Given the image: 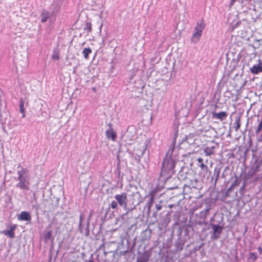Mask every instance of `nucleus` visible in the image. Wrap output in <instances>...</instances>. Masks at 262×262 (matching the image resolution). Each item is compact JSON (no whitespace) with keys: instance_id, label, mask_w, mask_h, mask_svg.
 <instances>
[{"instance_id":"6e6552de","label":"nucleus","mask_w":262,"mask_h":262,"mask_svg":"<svg viewBox=\"0 0 262 262\" xmlns=\"http://www.w3.org/2000/svg\"><path fill=\"white\" fill-rule=\"evenodd\" d=\"M150 256V252L147 251L144 252L137 259V262H147Z\"/></svg>"},{"instance_id":"6ab92c4d","label":"nucleus","mask_w":262,"mask_h":262,"mask_svg":"<svg viewBox=\"0 0 262 262\" xmlns=\"http://www.w3.org/2000/svg\"><path fill=\"white\" fill-rule=\"evenodd\" d=\"M91 53L92 50L90 48H85L82 51V54L85 59L88 58L89 55Z\"/></svg>"},{"instance_id":"7c9ffc66","label":"nucleus","mask_w":262,"mask_h":262,"mask_svg":"<svg viewBox=\"0 0 262 262\" xmlns=\"http://www.w3.org/2000/svg\"><path fill=\"white\" fill-rule=\"evenodd\" d=\"M156 208L157 210V211H159L162 209V206L160 204H156Z\"/></svg>"},{"instance_id":"2f4dec72","label":"nucleus","mask_w":262,"mask_h":262,"mask_svg":"<svg viewBox=\"0 0 262 262\" xmlns=\"http://www.w3.org/2000/svg\"><path fill=\"white\" fill-rule=\"evenodd\" d=\"M177 248L178 249H179L180 250H182L183 248V244H182L181 243L177 244Z\"/></svg>"},{"instance_id":"a878e982","label":"nucleus","mask_w":262,"mask_h":262,"mask_svg":"<svg viewBox=\"0 0 262 262\" xmlns=\"http://www.w3.org/2000/svg\"><path fill=\"white\" fill-rule=\"evenodd\" d=\"M52 236V231H48L44 236V238L46 241L50 240Z\"/></svg>"},{"instance_id":"7ed1b4c3","label":"nucleus","mask_w":262,"mask_h":262,"mask_svg":"<svg viewBox=\"0 0 262 262\" xmlns=\"http://www.w3.org/2000/svg\"><path fill=\"white\" fill-rule=\"evenodd\" d=\"M206 26L204 20H202L200 23H198L194 28V32L191 37V41L196 43L199 41L202 35L203 30Z\"/></svg>"},{"instance_id":"f3484780","label":"nucleus","mask_w":262,"mask_h":262,"mask_svg":"<svg viewBox=\"0 0 262 262\" xmlns=\"http://www.w3.org/2000/svg\"><path fill=\"white\" fill-rule=\"evenodd\" d=\"M25 101L21 99L19 102L20 112L22 114V117H25V110L24 108Z\"/></svg>"},{"instance_id":"ea45409f","label":"nucleus","mask_w":262,"mask_h":262,"mask_svg":"<svg viewBox=\"0 0 262 262\" xmlns=\"http://www.w3.org/2000/svg\"><path fill=\"white\" fill-rule=\"evenodd\" d=\"M93 91L94 92H96V88H93Z\"/></svg>"},{"instance_id":"aec40b11","label":"nucleus","mask_w":262,"mask_h":262,"mask_svg":"<svg viewBox=\"0 0 262 262\" xmlns=\"http://www.w3.org/2000/svg\"><path fill=\"white\" fill-rule=\"evenodd\" d=\"M84 30L86 31L88 33L92 31V25L91 23L87 22L84 27Z\"/></svg>"},{"instance_id":"a211bd4d","label":"nucleus","mask_w":262,"mask_h":262,"mask_svg":"<svg viewBox=\"0 0 262 262\" xmlns=\"http://www.w3.org/2000/svg\"><path fill=\"white\" fill-rule=\"evenodd\" d=\"M257 121L258 122V124L255 129V133L257 135L260 133L262 129V118L260 120H259V119H257Z\"/></svg>"},{"instance_id":"5701e85b","label":"nucleus","mask_w":262,"mask_h":262,"mask_svg":"<svg viewBox=\"0 0 262 262\" xmlns=\"http://www.w3.org/2000/svg\"><path fill=\"white\" fill-rule=\"evenodd\" d=\"M259 166L258 165H257L256 166L253 167L251 168L249 173L251 174V176L254 175L255 173H256L259 171Z\"/></svg>"},{"instance_id":"c9c22d12","label":"nucleus","mask_w":262,"mask_h":262,"mask_svg":"<svg viewBox=\"0 0 262 262\" xmlns=\"http://www.w3.org/2000/svg\"><path fill=\"white\" fill-rule=\"evenodd\" d=\"M257 249H258V251H259V252L260 253H261V252H262V248H261V247H259L257 248Z\"/></svg>"},{"instance_id":"4c0bfd02","label":"nucleus","mask_w":262,"mask_h":262,"mask_svg":"<svg viewBox=\"0 0 262 262\" xmlns=\"http://www.w3.org/2000/svg\"><path fill=\"white\" fill-rule=\"evenodd\" d=\"M238 25V23H236L235 25L233 26V29H234L235 27H236Z\"/></svg>"},{"instance_id":"72a5a7b5","label":"nucleus","mask_w":262,"mask_h":262,"mask_svg":"<svg viewBox=\"0 0 262 262\" xmlns=\"http://www.w3.org/2000/svg\"><path fill=\"white\" fill-rule=\"evenodd\" d=\"M234 189H235L233 187H232V185L230 186V187L228 188L227 189V192H231Z\"/></svg>"},{"instance_id":"39448f33","label":"nucleus","mask_w":262,"mask_h":262,"mask_svg":"<svg viewBox=\"0 0 262 262\" xmlns=\"http://www.w3.org/2000/svg\"><path fill=\"white\" fill-rule=\"evenodd\" d=\"M105 135L108 140L115 141L117 138V133L110 125V128L106 130Z\"/></svg>"},{"instance_id":"cd10ccee","label":"nucleus","mask_w":262,"mask_h":262,"mask_svg":"<svg viewBox=\"0 0 262 262\" xmlns=\"http://www.w3.org/2000/svg\"><path fill=\"white\" fill-rule=\"evenodd\" d=\"M52 59L54 60H59V56L58 52H54L52 55Z\"/></svg>"},{"instance_id":"ddd939ff","label":"nucleus","mask_w":262,"mask_h":262,"mask_svg":"<svg viewBox=\"0 0 262 262\" xmlns=\"http://www.w3.org/2000/svg\"><path fill=\"white\" fill-rule=\"evenodd\" d=\"M215 146H208L204 149V152L207 156H211L214 154Z\"/></svg>"},{"instance_id":"423d86ee","label":"nucleus","mask_w":262,"mask_h":262,"mask_svg":"<svg viewBox=\"0 0 262 262\" xmlns=\"http://www.w3.org/2000/svg\"><path fill=\"white\" fill-rule=\"evenodd\" d=\"M250 71L253 74H257L260 72H262V60L259 59L258 63L251 68Z\"/></svg>"},{"instance_id":"473e14b6","label":"nucleus","mask_w":262,"mask_h":262,"mask_svg":"<svg viewBox=\"0 0 262 262\" xmlns=\"http://www.w3.org/2000/svg\"><path fill=\"white\" fill-rule=\"evenodd\" d=\"M257 140L258 142H262V133L257 138Z\"/></svg>"},{"instance_id":"9d476101","label":"nucleus","mask_w":262,"mask_h":262,"mask_svg":"<svg viewBox=\"0 0 262 262\" xmlns=\"http://www.w3.org/2000/svg\"><path fill=\"white\" fill-rule=\"evenodd\" d=\"M120 205L126 206V196L125 194H117L115 196Z\"/></svg>"},{"instance_id":"9b49d317","label":"nucleus","mask_w":262,"mask_h":262,"mask_svg":"<svg viewBox=\"0 0 262 262\" xmlns=\"http://www.w3.org/2000/svg\"><path fill=\"white\" fill-rule=\"evenodd\" d=\"M197 162L196 165L200 167L202 171L207 172L208 171V167L207 165L204 163L203 159L201 158H199L197 159Z\"/></svg>"},{"instance_id":"a19ab883","label":"nucleus","mask_w":262,"mask_h":262,"mask_svg":"<svg viewBox=\"0 0 262 262\" xmlns=\"http://www.w3.org/2000/svg\"><path fill=\"white\" fill-rule=\"evenodd\" d=\"M212 143H215L216 145H217V143H216V142H215L214 141H212Z\"/></svg>"},{"instance_id":"c85d7f7f","label":"nucleus","mask_w":262,"mask_h":262,"mask_svg":"<svg viewBox=\"0 0 262 262\" xmlns=\"http://www.w3.org/2000/svg\"><path fill=\"white\" fill-rule=\"evenodd\" d=\"M117 205H118V204H117V202H116V201H113L112 203H111V207L113 209H115L117 208Z\"/></svg>"},{"instance_id":"4be33fe9","label":"nucleus","mask_w":262,"mask_h":262,"mask_svg":"<svg viewBox=\"0 0 262 262\" xmlns=\"http://www.w3.org/2000/svg\"><path fill=\"white\" fill-rule=\"evenodd\" d=\"M210 210V207H207L206 208H205V209L203 210L201 212V215L204 217H206V216L208 215V213H209V212Z\"/></svg>"},{"instance_id":"4468645a","label":"nucleus","mask_w":262,"mask_h":262,"mask_svg":"<svg viewBox=\"0 0 262 262\" xmlns=\"http://www.w3.org/2000/svg\"><path fill=\"white\" fill-rule=\"evenodd\" d=\"M199 182L196 179L190 180V183L188 184V186L190 188H193L196 189H200L201 187L199 185Z\"/></svg>"},{"instance_id":"c756f323","label":"nucleus","mask_w":262,"mask_h":262,"mask_svg":"<svg viewBox=\"0 0 262 262\" xmlns=\"http://www.w3.org/2000/svg\"><path fill=\"white\" fill-rule=\"evenodd\" d=\"M250 257L253 259V260H256L257 258V255L256 254L253 252L250 253Z\"/></svg>"},{"instance_id":"20e7f679","label":"nucleus","mask_w":262,"mask_h":262,"mask_svg":"<svg viewBox=\"0 0 262 262\" xmlns=\"http://www.w3.org/2000/svg\"><path fill=\"white\" fill-rule=\"evenodd\" d=\"M213 233L211 236L212 239H217L220 237V234L222 233L223 227L217 224H211Z\"/></svg>"},{"instance_id":"393cba45","label":"nucleus","mask_w":262,"mask_h":262,"mask_svg":"<svg viewBox=\"0 0 262 262\" xmlns=\"http://www.w3.org/2000/svg\"><path fill=\"white\" fill-rule=\"evenodd\" d=\"M154 196L153 195L150 196L149 200L147 202L146 205L148 207V209H149L150 208V207L152 205V204L154 202Z\"/></svg>"},{"instance_id":"f704fd0d","label":"nucleus","mask_w":262,"mask_h":262,"mask_svg":"<svg viewBox=\"0 0 262 262\" xmlns=\"http://www.w3.org/2000/svg\"><path fill=\"white\" fill-rule=\"evenodd\" d=\"M220 170H218L217 172H216V178H215V182L217 181V180H218L219 179V175H220Z\"/></svg>"},{"instance_id":"412c9836","label":"nucleus","mask_w":262,"mask_h":262,"mask_svg":"<svg viewBox=\"0 0 262 262\" xmlns=\"http://www.w3.org/2000/svg\"><path fill=\"white\" fill-rule=\"evenodd\" d=\"M234 124L236 125L235 127V131L237 132L238 130V129H239V128L240 127V126H241L240 117H237L236 118Z\"/></svg>"},{"instance_id":"58836bf2","label":"nucleus","mask_w":262,"mask_h":262,"mask_svg":"<svg viewBox=\"0 0 262 262\" xmlns=\"http://www.w3.org/2000/svg\"><path fill=\"white\" fill-rule=\"evenodd\" d=\"M133 195L134 196H136V195H139V193H136V194H134Z\"/></svg>"},{"instance_id":"b1692460","label":"nucleus","mask_w":262,"mask_h":262,"mask_svg":"<svg viewBox=\"0 0 262 262\" xmlns=\"http://www.w3.org/2000/svg\"><path fill=\"white\" fill-rule=\"evenodd\" d=\"M241 183V180H239L237 177H236L235 180L233 182V183L231 184L232 187H233L234 188L237 187Z\"/></svg>"},{"instance_id":"1a4fd4ad","label":"nucleus","mask_w":262,"mask_h":262,"mask_svg":"<svg viewBox=\"0 0 262 262\" xmlns=\"http://www.w3.org/2000/svg\"><path fill=\"white\" fill-rule=\"evenodd\" d=\"M17 219L20 221H30L31 220V216L29 212L24 211L20 212Z\"/></svg>"},{"instance_id":"2eb2a0df","label":"nucleus","mask_w":262,"mask_h":262,"mask_svg":"<svg viewBox=\"0 0 262 262\" xmlns=\"http://www.w3.org/2000/svg\"><path fill=\"white\" fill-rule=\"evenodd\" d=\"M41 22L44 23L46 22L48 19L50 17V14L46 10H43L41 14Z\"/></svg>"},{"instance_id":"f8f14e48","label":"nucleus","mask_w":262,"mask_h":262,"mask_svg":"<svg viewBox=\"0 0 262 262\" xmlns=\"http://www.w3.org/2000/svg\"><path fill=\"white\" fill-rule=\"evenodd\" d=\"M213 116L214 118L219 119L221 121H222L227 117V114L225 112H221L219 113H214L213 114Z\"/></svg>"},{"instance_id":"bb28decb","label":"nucleus","mask_w":262,"mask_h":262,"mask_svg":"<svg viewBox=\"0 0 262 262\" xmlns=\"http://www.w3.org/2000/svg\"><path fill=\"white\" fill-rule=\"evenodd\" d=\"M246 183L245 182H244L242 185V186H241V187L239 189V192L242 194H243L244 193V191H245V188H246Z\"/></svg>"},{"instance_id":"e433bc0d","label":"nucleus","mask_w":262,"mask_h":262,"mask_svg":"<svg viewBox=\"0 0 262 262\" xmlns=\"http://www.w3.org/2000/svg\"><path fill=\"white\" fill-rule=\"evenodd\" d=\"M173 207V204H170V205H168V207L169 208H172Z\"/></svg>"},{"instance_id":"f03ea898","label":"nucleus","mask_w":262,"mask_h":262,"mask_svg":"<svg viewBox=\"0 0 262 262\" xmlns=\"http://www.w3.org/2000/svg\"><path fill=\"white\" fill-rule=\"evenodd\" d=\"M27 173V170L22 168L21 169L17 171L18 182L16 186L20 189L28 190L30 188V182L27 177L25 175Z\"/></svg>"},{"instance_id":"dca6fc26","label":"nucleus","mask_w":262,"mask_h":262,"mask_svg":"<svg viewBox=\"0 0 262 262\" xmlns=\"http://www.w3.org/2000/svg\"><path fill=\"white\" fill-rule=\"evenodd\" d=\"M145 149V143L142 142L140 143V149L138 150L136 154L138 155L139 157L142 156L144 155Z\"/></svg>"},{"instance_id":"79ce46f5","label":"nucleus","mask_w":262,"mask_h":262,"mask_svg":"<svg viewBox=\"0 0 262 262\" xmlns=\"http://www.w3.org/2000/svg\"><path fill=\"white\" fill-rule=\"evenodd\" d=\"M89 262H94L93 260H90Z\"/></svg>"},{"instance_id":"f257e3e1","label":"nucleus","mask_w":262,"mask_h":262,"mask_svg":"<svg viewBox=\"0 0 262 262\" xmlns=\"http://www.w3.org/2000/svg\"><path fill=\"white\" fill-rule=\"evenodd\" d=\"M175 144L176 141L174 140L169 146L162 163L161 173L165 177L170 176L174 172V168L176 158V156L173 155V153L175 149Z\"/></svg>"},{"instance_id":"0eeeda50","label":"nucleus","mask_w":262,"mask_h":262,"mask_svg":"<svg viewBox=\"0 0 262 262\" xmlns=\"http://www.w3.org/2000/svg\"><path fill=\"white\" fill-rule=\"evenodd\" d=\"M17 228L16 225H13L11 226L9 230H4L1 232L4 235L9 236V237L13 238L15 237L14 231Z\"/></svg>"}]
</instances>
